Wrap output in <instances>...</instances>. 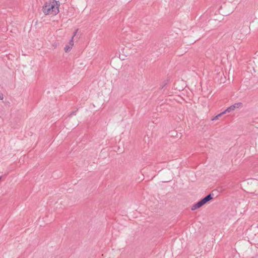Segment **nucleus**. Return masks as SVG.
Listing matches in <instances>:
<instances>
[{
	"label": "nucleus",
	"mask_w": 258,
	"mask_h": 258,
	"mask_svg": "<svg viewBox=\"0 0 258 258\" xmlns=\"http://www.w3.org/2000/svg\"><path fill=\"white\" fill-rule=\"evenodd\" d=\"M77 31H78V30H76L73 33V35L72 37H73V38H74V37L77 34Z\"/></svg>",
	"instance_id": "7"
},
{
	"label": "nucleus",
	"mask_w": 258,
	"mask_h": 258,
	"mask_svg": "<svg viewBox=\"0 0 258 258\" xmlns=\"http://www.w3.org/2000/svg\"><path fill=\"white\" fill-rule=\"evenodd\" d=\"M60 3L55 0L46 2L42 7V11L45 15H56L59 13Z\"/></svg>",
	"instance_id": "1"
},
{
	"label": "nucleus",
	"mask_w": 258,
	"mask_h": 258,
	"mask_svg": "<svg viewBox=\"0 0 258 258\" xmlns=\"http://www.w3.org/2000/svg\"><path fill=\"white\" fill-rule=\"evenodd\" d=\"M2 179V177L0 176V180Z\"/></svg>",
	"instance_id": "9"
},
{
	"label": "nucleus",
	"mask_w": 258,
	"mask_h": 258,
	"mask_svg": "<svg viewBox=\"0 0 258 258\" xmlns=\"http://www.w3.org/2000/svg\"><path fill=\"white\" fill-rule=\"evenodd\" d=\"M213 196H214V194L213 193L209 194V195L206 196L205 198H203L200 201H199L198 202H197V203L193 205L191 208V210L192 211H194V210L202 207L203 205H204L207 202H208L210 200H212L213 199Z\"/></svg>",
	"instance_id": "2"
},
{
	"label": "nucleus",
	"mask_w": 258,
	"mask_h": 258,
	"mask_svg": "<svg viewBox=\"0 0 258 258\" xmlns=\"http://www.w3.org/2000/svg\"><path fill=\"white\" fill-rule=\"evenodd\" d=\"M243 106V104L241 102L236 103L229 107H228L225 110L223 111V113L226 112H230L231 111H234L236 109H239L242 108Z\"/></svg>",
	"instance_id": "3"
},
{
	"label": "nucleus",
	"mask_w": 258,
	"mask_h": 258,
	"mask_svg": "<svg viewBox=\"0 0 258 258\" xmlns=\"http://www.w3.org/2000/svg\"><path fill=\"white\" fill-rule=\"evenodd\" d=\"M72 49V47L71 46H70V45H66L64 48V50L65 51V52H69V51H70V50Z\"/></svg>",
	"instance_id": "5"
},
{
	"label": "nucleus",
	"mask_w": 258,
	"mask_h": 258,
	"mask_svg": "<svg viewBox=\"0 0 258 258\" xmlns=\"http://www.w3.org/2000/svg\"><path fill=\"white\" fill-rule=\"evenodd\" d=\"M73 37H72L71 39L70 40L69 42V45L72 48V46L74 45V40H73Z\"/></svg>",
	"instance_id": "6"
},
{
	"label": "nucleus",
	"mask_w": 258,
	"mask_h": 258,
	"mask_svg": "<svg viewBox=\"0 0 258 258\" xmlns=\"http://www.w3.org/2000/svg\"><path fill=\"white\" fill-rule=\"evenodd\" d=\"M4 98L3 94L2 93H0V100H3Z\"/></svg>",
	"instance_id": "8"
},
{
	"label": "nucleus",
	"mask_w": 258,
	"mask_h": 258,
	"mask_svg": "<svg viewBox=\"0 0 258 258\" xmlns=\"http://www.w3.org/2000/svg\"><path fill=\"white\" fill-rule=\"evenodd\" d=\"M225 113H223V111L222 112L220 113V114H219L217 115H216V116H215L213 118H212V120L218 119L219 117H220L222 114H224Z\"/></svg>",
	"instance_id": "4"
}]
</instances>
